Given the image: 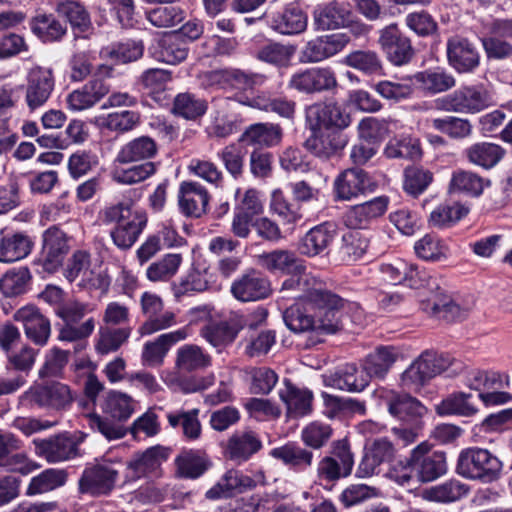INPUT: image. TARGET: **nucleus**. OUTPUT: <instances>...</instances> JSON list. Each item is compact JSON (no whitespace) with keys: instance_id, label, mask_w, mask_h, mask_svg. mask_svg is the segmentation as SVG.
Returning a JSON list of instances; mask_svg holds the SVG:
<instances>
[{"instance_id":"nucleus-63","label":"nucleus","mask_w":512,"mask_h":512,"mask_svg":"<svg viewBox=\"0 0 512 512\" xmlns=\"http://www.w3.org/2000/svg\"><path fill=\"white\" fill-rule=\"evenodd\" d=\"M467 213L468 210L458 203H442L430 213L428 223L433 228H448L457 223Z\"/></svg>"},{"instance_id":"nucleus-39","label":"nucleus","mask_w":512,"mask_h":512,"mask_svg":"<svg viewBox=\"0 0 512 512\" xmlns=\"http://www.w3.org/2000/svg\"><path fill=\"white\" fill-rule=\"evenodd\" d=\"M389 413L399 420L410 422L421 418L426 408L416 398L408 394L390 392L386 396Z\"/></svg>"},{"instance_id":"nucleus-28","label":"nucleus","mask_w":512,"mask_h":512,"mask_svg":"<svg viewBox=\"0 0 512 512\" xmlns=\"http://www.w3.org/2000/svg\"><path fill=\"white\" fill-rule=\"evenodd\" d=\"M188 329L181 328L159 335L152 341H147L141 353V360L145 366L157 367L162 365L170 348L188 337Z\"/></svg>"},{"instance_id":"nucleus-23","label":"nucleus","mask_w":512,"mask_h":512,"mask_svg":"<svg viewBox=\"0 0 512 512\" xmlns=\"http://www.w3.org/2000/svg\"><path fill=\"white\" fill-rule=\"evenodd\" d=\"M118 471L111 465L97 464L85 468L79 479L81 493L102 495L109 493L115 486Z\"/></svg>"},{"instance_id":"nucleus-5","label":"nucleus","mask_w":512,"mask_h":512,"mask_svg":"<svg viewBox=\"0 0 512 512\" xmlns=\"http://www.w3.org/2000/svg\"><path fill=\"white\" fill-rule=\"evenodd\" d=\"M496 104L493 92L483 84L461 86L439 100V106L456 113L475 114Z\"/></svg>"},{"instance_id":"nucleus-20","label":"nucleus","mask_w":512,"mask_h":512,"mask_svg":"<svg viewBox=\"0 0 512 512\" xmlns=\"http://www.w3.org/2000/svg\"><path fill=\"white\" fill-rule=\"evenodd\" d=\"M343 305V299L336 294L328 295L323 302L312 305L315 309V332L317 334H335L343 329Z\"/></svg>"},{"instance_id":"nucleus-48","label":"nucleus","mask_w":512,"mask_h":512,"mask_svg":"<svg viewBox=\"0 0 512 512\" xmlns=\"http://www.w3.org/2000/svg\"><path fill=\"white\" fill-rule=\"evenodd\" d=\"M31 239L23 233H15L0 240V262L11 263L27 257L32 250Z\"/></svg>"},{"instance_id":"nucleus-8","label":"nucleus","mask_w":512,"mask_h":512,"mask_svg":"<svg viewBox=\"0 0 512 512\" xmlns=\"http://www.w3.org/2000/svg\"><path fill=\"white\" fill-rule=\"evenodd\" d=\"M306 120L310 129L343 130L351 125L349 113L336 101L317 102L307 107Z\"/></svg>"},{"instance_id":"nucleus-34","label":"nucleus","mask_w":512,"mask_h":512,"mask_svg":"<svg viewBox=\"0 0 512 512\" xmlns=\"http://www.w3.org/2000/svg\"><path fill=\"white\" fill-rule=\"evenodd\" d=\"M262 448V441L252 430L237 431L227 440L225 454L233 461L244 462Z\"/></svg>"},{"instance_id":"nucleus-50","label":"nucleus","mask_w":512,"mask_h":512,"mask_svg":"<svg viewBox=\"0 0 512 512\" xmlns=\"http://www.w3.org/2000/svg\"><path fill=\"white\" fill-rule=\"evenodd\" d=\"M489 184L490 181L488 179H484L474 172L457 170L452 174L449 189L451 192L478 197Z\"/></svg>"},{"instance_id":"nucleus-31","label":"nucleus","mask_w":512,"mask_h":512,"mask_svg":"<svg viewBox=\"0 0 512 512\" xmlns=\"http://www.w3.org/2000/svg\"><path fill=\"white\" fill-rule=\"evenodd\" d=\"M110 92V86L100 78H92L81 88L73 90L67 96L68 108L83 111L92 108Z\"/></svg>"},{"instance_id":"nucleus-13","label":"nucleus","mask_w":512,"mask_h":512,"mask_svg":"<svg viewBox=\"0 0 512 512\" xmlns=\"http://www.w3.org/2000/svg\"><path fill=\"white\" fill-rule=\"evenodd\" d=\"M396 456V448L387 437L368 440L364 446V454L359 463L356 475L360 478L370 477L379 473L382 464L390 463Z\"/></svg>"},{"instance_id":"nucleus-25","label":"nucleus","mask_w":512,"mask_h":512,"mask_svg":"<svg viewBox=\"0 0 512 512\" xmlns=\"http://www.w3.org/2000/svg\"><path fill=\"white\" fill-rule=\"evenodd\" d=\"M210 196L208 190L196 181H183L178 191V205L186 217L200 218L207 211Z\"/></svg>"},{"instance_id":"nucleus-43","label":"nucleus","mask_w":512,"mask_h":512,"mask_svg":"<svg viewBox=\"0 0 512 512\" xmlns=\"http://www.w3.org/2000/svg\"><path fill=\"white\" fill-rule=\"evenodd\" d=\"M397 359V352L393 347L380 346L367 355L362 368L365 374L372 378L383 379Z\"/></svg>"},{"instance_id":"nucleus-37","label":"nucleus","mask_w":512,"mask_h":512,"mask_svg":"<svg viewBox=\"0 0 512 512\" xmlns=\"http://www.w3.org/2000/svg\"><path fill=\"white\" fill-rule=\"evenodd\" d=\"M239 331L240 325L233 314L226 321L208 323L201 329V335L213 347L221 351L236 339Z\"/></svg>"},{"instance_id":"nucleus-26","label":"nucleus","mask_w":512,"mask_h":512,"mask_svg":"<svg viewBox=\"0 0 512 512\" xmlns=\"http://www.w3.org/2000/svg\"><path fill=\"white\" fill-rule=\"evenodd\" d=\"M389 205L387 196L375 197L367 202L350 207L344 216V223L351 229H366L385 214Z\"/></svg>"},{"instance_id":"nucleus-21","label":"nucleus","mask_w":512,"mask_h":512,"mask_svg":"<svg viewBox=\"0 0 512 512\" xmlns=\"http://www.w3.org/2000/svg\"><path fill=\"white\" fill-rule=\"evenodd\" d=\"M13 319L22 324L25 336L31 342L39 346L46 345L51 334V324L37 307H21L14 313Z\"/></svg>"},{"instance_id":"nucleus-62","label":"nucleus","mask_w":512,"mask_h":512,"mask_svg":"<svg viewBox=\"0 0 512 512\" xmlns=\"http://www.w3.org/2000/svg\"><path fill=\"white\" fill-rule=\"evenodd\" d=\"M468 491L467 485L452 479L427 489L425 497L430 501L449 503L460 500L467 495Z\"/></svg>"},{"instance_id":"nucleus-22","label":"nucleus","mask_w":512,"mask_h":512,"mask_svg":"<svg viewBox=\"0 0 512 512\" xmlns=\"http://www.w3.org/2000/svg\"><path fill=\"white\" fill-rule=\"evenodd\" d=\"M35 454L49 463L63 462L78 455L77 442L66 434L34 439Z\"/></svg>"},{"instance_id":"nucleus-11","label":"nucleus","mask_w":512,"mask_h":512,"mask_svg":"<svg viewBox=\"0 0 512 512\" xmlns=\"http://www.w3.org/2000/svg\"><path fill=\"white\" fill-rule=\"evenodd\" d=\"M410 456L411 464L416 468V474L422 482L433 481L447 472L445 452L433 451L428 441L414 447Z\"/></svg>"},{"instance_id":"nucleus-15","label":"nucleus","mask_w":512,"mask_h":512,"mask_svg":"<svg viewBox=\"0 0 512 512\" xmlns=\"http://www.w3.org/2000/svg\"><path fill=\"white\" fill-rule=\"evenodd\" d=\"M231 293L241 302H255L267 299L272 294L271 282L256 269H249L231 285Z\"/></svg>"},{"instance_id":"nucleus-16","label":"nucleus","mask_w":512,"mask_h":512,"mask_svg":"<svg viewBox=\"0 0 512 512\" xmlns=\"http://www.w3.org/2000/svg\"><path fill=\"white\" fill-rule=\"evenodd\" d=\"M378 43L393 65H405L413 58L414 49L411 40L399 30L395 23L379 31Z\"/></svg>"},{"instance_id":"nucleus-54","label":"nucleus","mask_w":512,"mask_h":512,"mask_svg":"<svg viewBox=\"0 0 512 512\" xmlns=\"http://www.w3.org/2000/svg\"><path fill=\"white\" fill-rule=\"evenodd\" d=\"M294 54L295 47L292 45L269 42L257 50L256 58L275 67L286 68L290 66Z\"/></svg>"},{"instance_id":"nucleus-38","label":"nucleus","mask_w":512,"mask_h":512,"mask_svg":"<svg viewBox=\"0 0 512 512\" xmlns=\"http://www.w3.org/2000/svg\"><path fill=\"white\" fill-rule=\"evenodd\" d=\"M279 397L286 405L287 415L290 417H301L311 411L312 393L294 386L289 380L284 381V388L279 390Z\"/></svg>"},{"instance_id":"nucleus-35","label":"nucleus","mask_w":512,"mask_h":512,"mask_svg":"<svg viewBox=\"0 0 512 512\" xmlns=\"http://www.w3.org/2000/svg\"><path fill=\"white\" fill-rule=\"evenodd\" d=\"M243 105L259 109L265 112H273L280 117L293 119L296 111V103L287 97H272L261 92L253 97H244L239 100Z\"/></svg>"},{"instance_id":"nucleus-33","label":"nucleus","mask_w":512,"mask_h":512,"mask_svg":"<svg viewBox=\"0 0 512 512\" xmlns=\"http://www.w3.org/2000/svg\"><path fill=\"white\" fill-rule=\"evenodd\" d=\"M158 154L156 141L146 135L135 137L122 145L115 157V163H137L150 161Z\"/></svg>"},{"instance_id":"nucleus-49","label":"nucleus","mask_w":512,"mask_h":512,"mask_svg":"<svg viewBox=\"0 0 512 512\" xmlns=\"http://www.w3.org/2000/svg\"><path fill=\"white\" fill-rule=\"evenodd\" d=\"M175 465L181 477L196 479L205 473L211 462L205 453L189 450L177 456Z\"/></svg>"},{"instance_id":"nucleus-57","label":"nucleus","mask_w":512,"mask_h":512,"mask_svg":"<svg viewBox=\"0 0 512 512\" xmlns=\"http://www.w3.org/2000/svg\"><path fill=\"white\" fill-rule=\"evenodd\" d=\"M165 4L146 12V19L157 28H171L185 19V10L181 6L172 2Z\"/></svg>"},{"instance_id":"nucleus-42","label":"nucleus","mask_w":512,"mask_h":512,"mask_svg":"<svg viewBox=\"0 0 512 512\" xmlns=\"http://www.w3.org/2000/svg\"><path fill=\"white\" fill-rule=\"evenodd\" d=\"M211 356L200 346L186 344L176 352L175 366L180 373H191L208 368L211 365Z\"/></svg>"},{"instance_id":"nucleus-44","label":"nucleus","mask_w":512,"mask_h":512,"mask_svg":"<svg viewBox=\"0 0 512 512\" xmlns=\"http://www.w3.org/2000/svg\"><path fill=\"white\" fill-rule=\"evenodd\" d=\"M282 135V128L278 124L256 123L245 130L240 140L252 146L272 147L281 142Z\"/></svg>"},{"instance_id":"nucleus-24","label":"nucleus","mask_w":512,"mask_h":512,"mask_svg":"<svg viewBox=\"0 0 512 512\" xmlns=\"http://www.w3.org/2000/svg\"><path fill=\"white\" fill-rule=\"evenodd\" d=\"M350 42L346 33H334L310 40L302 50V59L306 63H317L328 59L344 49Z\"/></svg>"},{"instance_id":"nucleus-29","label":"nucleus","mask_w":512,"mask_h":512,"mask_svg":"<svg viewBox=\"0 0 512 512\" xmlns=\"http://www.w3.org/2000/svg\"><path fill=\"white\" fill-rule=\"evenodd\" d=\"M324 384L347 392H361L369 385V377L363 368L355 364H344L324 376Z\"/></svg>"},{"instance_id":"nucleus-58","label":"nucleus","mask_w":512,"mask_h":512,"mask_svg":"<svg viewBox=\"0 0 512 512\" xmlns=\"http://www.w3.org/2000/svg\"><path fill=\"white\" fill-rule=\"evenodd\" d=\"M299 275L301 294L299 298L304 299L310 305H316L326 299V296L333 295L324 288V283L319 277L306 272V266L303 264V271L295 273Z\"/></svg>"},{"instance_id":"nucleus-12","label":"nucleus","mask_w":512,"mask_h":512,"mask_svg":"<svg viewBox=\"0 0 512 512\" xmlns=\"http://www.w3.org/2000/svg\"><path fill=\"white\" fill-rule=\"evenodd\" d=\"M55 86L53 69L50 67L34 66L27 73L25 102L30 111L45 105Z\"/></svg>"},{"instance_id":"nucleus-10","label":"nucleus","mask_w":512,"mask_h":512,"mask_svg":"<svg viewBox=\"0 0 512 512\" xmlns=\"http://www.w3.org/2000/svg\"><path fill=\"white\" fill-rule=\"evenodd\" d=\"M142 313L146 321L138 328L140 336H148L161 330L168 329L176 324V315L173 311H163L164 303L156 293L144 292L140 298Z\"/></svg>"},{"instance_id":"nucleus-17","label":"nucleus","mask_w":512,"mask_h":512,"mask_svg":"<svg viewBox=\"0 0 512 512\" xmlns=\"http://www.w3.org/2000/svg\"><path fill=\"white\" fill-rule=\"evenodd\" d=\"M169 452L168 448L156 445L134 454L127 462L126 477L130 480H138L143 477L158 476L161 465L168 459Z\"/></svg>"},{"instance_id":"nucleus-9","label":"nucleus","mask_w":512,"mask_h":512,"mask_svg":"<svg viewBox=\"0 0 512 512\" xmlns=\"http://www.w3.org/2000/svg\"><path fill=\"white\" fill-rule=\"evenodd\" d=\"M288 87L303 94H318L338 87L337 76L330 66L307 68L294 73Z\"/></svg>"},{"instance_id":"nucleus-46","label":"nucleus","mask_w":512,"mask_h":512,"mask_svg":"<svg viewBox=\"0 0 512 512\" xmlns=\"http://www.w3.org/2000/svg\"><path fill=\"white\" fill-rule=\"evenodd\" d=\"M270 455L283 462L285 465L304 471L312 465L313 453L295 443H287L283 446L273 448Z\"/></svg>"},{"instance_id":"nucleus-61","label":"nucleus","mask_w":512,"mask_h":512,"mask_svg":"<svg viewBox=\"0 0 512 512\" xmlns=\"http://www.w3.org/2000/svg\"><path fill=\"white\" fill-rule=\"evenodd\" d=\"M141 124V114L133 110H121L107 114L102 120V126L116 134L133 131Z\"/></svg>"},{"instance_id":"nucleus-64","label":"nucleus","mask_w":512,"mask_h":512,"mask_svg":"<svg viewBox=\"0 0 512 512\" xmlns=\"http://www.w3.org/2000/svg\"><path fill=\"white\" fill-rule=\"evenodd\" d=\"M182 263V256L176 253L166 254L160 260L151 263L146 270V277L151 282H165L177 273Z\"/></svg>"},{"instance_id":"nucleus-51","label":"nucleus","mask_w":512,"mask_h":512,"mask_svg":"<svg viewBox=\"0 0 512 512\" xmlns=\"http://www.w3.org/2000/svg\"><path fill=\"white\" fill-rule=\"evenodd\" d=\"M55 11L67 19L73 30L80 33L88 32L92 28L90 15L86 8L74 0H64L57 3Z\"/></svg>"},{"instance_id":"nucleus-47","label":"nucleus","mask_w":512,"mask_h":512,"mask_svg":"<svg viewBox=\"0 0 512 512\" xmlns=\"http://www.w3.org/2000/svg\"><path fill=\"white\" fill-rule=\"evenodd\" d=\"M414 79L419 87L429 94L442 93L456 85L454 76L441 69L418 72L414 75Z\"/></svg>"},{"instance_id":"nucleus-6","label":"nucleus","mask_w":512,"mask_h":512,"mask_svg":"<svg viewBox=\"0 0 512 512\" xmlns=\"http://www.w3.org/2000/svg\"><path fill=\"white\" fill-rule=\"evenodd\" d=\"M23 398L40 408L60 411L70 408L76 393L65 383L51 381L31 386L23 394Z\"/></svg>"},{"instance_id":"nucleus-14","label":"nucleus","mask_w":512,"mask_h":512,"mask_svg":"<svg viewBox=\"0 0 512 512\" xmlns=\"http://www.w3.org/2000/svg\"><path fill=\"white\" fill-rule=\"evenodd\" d=\"M269 27L281 35H298L307 29L308 17L302 7L291 2L267 13Z\"/></svg>"},{"instance_id":"nucleus-2","label":"nucleus","mask_w":512,"mask_h":512,"mask_svg":"<svg viewBox=\"0 0 512 512\" xmlns=\"http://www.w3.org/2000/svg\"><path fill=\"white\" fill-rule=\"evenodd\" d=\"M502 462L489 450L483 448H468L459 454L456 472L471 480L491 483L499 479Z\"/></svg>"},{"instance_id":"nucleus-32","label":"nucleus","mask_w":512,"mask_h":512,"mask_svg":"<svg viewBox=\"0 0 512 512\" xmlns=\"http://www.w3.org/2000/svg\"><path fill=\"white\" fill-rule=\"evenodd\" d=\"M352 10L349 3L333 0L314 12V24L318 30L345 27L351 21Z\"/></svg>"},{"instance_id":"nucleus-1","label":"nucleus","mask_w":512,"mask_h":512,"mask_svg":"<svg viewBox=\"0 0 512 512\" xmlns=\"http://www.w3.org/2000/svg\"><path fill=\"white\" fill-rule=\"evenodd\" d=\"M103 222L114 224L110 230L113 244L120 250H129L138 240L147 224V215L133 211L123 203L107 207L103 211Z\"/></svg>"},{"instance_id":"nucleus-52","label":"nucleus","mask_w":512,"mask_h":512,"mask_svg":"<svg viewBox=\"0 0 512 512\" xmlns=\"http://www.w3.org/2000/svg\"><path fill=\"white\" fill-rule=\"evenodd\" d=\"M504 154L500 145L488 142L475 143L465 150L469 162L486 169L494 167Z\"/></svg>"},{"instance_id":"nucleus-60","label":"nucleus","mask_w":512,"mask_h":512,"mask_svg":"<svg viewBox=\"0 0 512 512\" xmlns=\"http://www.w3.org/2000/svg\"><path fill=\"white\" fill-rule=\"evenodd\" d=\"M466 385L476 391L509 387L510 377L494 370H475L467 376Z\"/></svg>"},{"instance_id":"nucleus-4","label":"nucleus","mask_w":512,"mask_h":512,"mask_svg":"<svg viewBox=\"0 0 512 512\" xmlns=\"http://www.w3.org/2000/svg\"><path fill=\"white\" fill-rule=\"evenodd\" d=\"M91 311L88 303L69 300L55 309L56 315L64 321L58 339L66 342H79L88 338L95 329V320L90 317L78 324Z\"/></svg>"},{"instance_id":"nucleus-3","label":"nucleus","mask_w":512,"mask_h":512,"mask_svg":"<svg viewBox=\"0 0 512 512\" xmlns=\"http://www.w3.org/2000/svg\"><path fill=\"white\" fill-rule=\"evenodd\" d=\"M454 364L460 366L461 363L448 354L425 351L402 373L401 384L405 389L416 391Z\"/></svg>"},{"instance_id":"nucleus-53","label":"nucleus","mask_w":512,"mask_h":512,"mask_svg":"<svg viewBox=\"0 0 512 512\" xmlns=\"http://www.w3.org/2000/svg\"><path fill=\"white\" fill-rule=\"evenodd\" d=\"M137 402L128 394L111 391L106 396L103 411L113 420L127 421L135 412Z\"/></svg>"},{"instance_id":"nucleus-36","label":"nucleus","mask_w":512,"mask_h":512,"mask_svg":"<svg viewBox=\"0 0 512 512\" xmlns=\"http://www.w3.org/2000/svg\"><path fill=\"white\" fill-rule=\"evenodd\" d=\"M115 163L111 172L112 179L123 185H133L145 181L153 176L159 167V163L147 161L139 164Z\"/></svg>"},{"instance_id":"nucleus-18","label":"nucleus","mask_w":512,"mask_h":512,"mask_svg":"<svg viewBox=\"0 0 512 512\" xmlns=\"http://www.w3.org/2000/svg\"><path fill=\"white\" fill-rule=\"evenodd\" d=\"M310 130L312 133L305 140L304 147L320 160L328 161L336 157L348 144L347 136L338 130Z\"/></svg>"},{"instance_id":"nucleus-56","label":"nucleus","mask_w":512,"mask_h":512,"mask_svg":"<svg viewBox=\"0 0 512 512\" xmlns=\"http://www.w3.org/2000/svg\"><path fill=\"white\" fill-rule=\"evenodd\" d=\"M207 109L208 104L205 99L189 92H183L174 98L172 112L186 120H196L202 117Z\"/></svg>"},{"instance_id":"nucleus-30","label":"nucleus","mask_w":512,"mask_h":512,"mask_svg":"<svg viewBox=\"0 0 512 512\" xmlns=\"http://www.w3.org/2000/svg\"><path fill=\"white\" fill-rule=\"evenodd\" d=\"M29 27L32 34L44 44L61 42L68 32L65 22L47 12L36 13L30 19Z\"/></svg>"},{"instance_id":"nucleus-7","label":"nucleus","mask_w":512,"mask_h":512,"mask_svg":"<svg viewBox=\"0 0 512 512\" xmlns=\"http://www.w3.org/2000/svg\"><path fill=\"white\" fill-rule=\"evenodd\" d=\"M71 250V237L57 226L46 229L42 235V249L39 264L43 271L53 274L64 263Z\"/></svg>"},{"instance_id":"nucleus-45","label":"nucleus","mask_w":512,"mask_h":512,"mask_svg":"<svg viewBox=\"0 0 512 512\" xmlns=\"http://www.w3.org/2000/svg\"><path fill=\"white\" fill-rule=\"evenodd\" d=\"M439 415H458L471 417L478 412L477 402L472 394L458 392L453 393L436 405Z\"/></svg>"},{"instance_id":"nucleus-59","label":"nucleus","mask_w":512,"mask_h":512,"mask_svg":"<svg viewBox=\"0 0 512 512\" xmlns=\"http://www.w3.org/2000/svg\"><path fill=\"white\" fill-rule=\"evenodd\" d=\"M345 64L369 75H384L380 56L371 50H357L345 57Z\"/></svg>"},{"instance_id":"nucleus-55","label":"nucleus","mask_w":512,"mask_h":512,"mask_svg":"<svg viewBox=\"0 0 512 512\" xmlns=\"http://www.w3.org/2000/svg\"><path fill=\"white\" fill-rule=\"evenodd\" d=\"M199 409L176 410L167 414V420L172 428L181 427L183 436L188 440H196L201 435Z\"/></svg>"},{"instance_id":"nucleus-19","label":"nucleus","mask_w":512,"mask_h":512,"mask_svg":"<svg viewBox=\"0 0 512 512\" xmlns=\"http://www.w3.org/2000/svg\"><path fill=\"white\" fill-rule=\"evenodd\" d=\"M375 184L362 169L349 168L341 172L334 180L333 192L340 201H351L367 192H372Z\"/></svg>"},{"instance_id":"nucleus-40","label":"nucleus","mask_w":512,"mask_h":512,"mask_svg":"<svg viewBox=\"0 0 512 512\" xmlns=\"http://www.w3.org/2000/svg\"><path fill=\"white\" fill-rule=\"evenodd\" d=\"M335 230L328 223L311 228L301 239L299 252L302 255L313 257L321 254L332 243Z\"/></svg>"},{"instance_id":"nucleus-27","label":"nucleus","mask_w":512,"mask_h":512,"mask_svg":"<svg viewBox=\"0 0 512 512\" xmlns=\"http://www.w3.org/2000/svg\"><path fill=\"white\" fill-rule=\"evenodd\" d=\"M447 58L449 64L459 73L472 72L480 64V53L475 44L457 36L447 42Z\"/></svg>"},{"instance_id":"nucleus-41","label":"nucleus","mask_w":512,"mask_h":512,"mask_svg":"<svg viewBox=\"0 0 512 512\" xmlns=\"http://www.w3.org/2000/svg\"><path fill=\"white\" fill-rule=\"evenodd\" d=\"M261 265L269 272L295 274L303 271V261L294 252L277 249L260 256Z\"/></svg>"}]
</instances>
